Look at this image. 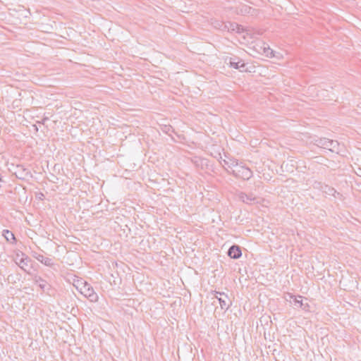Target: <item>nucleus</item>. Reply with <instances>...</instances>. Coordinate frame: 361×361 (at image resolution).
Returning a JSON list of instances; mask_svg holds the SVG:
<instances>
[{"instance_id":"nucleus-1","label":"nucleus","mask_w":361,"mask_h":361,"mask_svg":"<svg viewBox=\"0 0 361 361\" xmlns=\"http://www.w3.org/2000/svg\"><path fill=\"white\" fill-rule=\"evenodd\" d=\"M315 145L319 147L328 149L332 152L338 154L340 152V144L336 140H329L326 137H321L315 140Z\"/></svg>"},{"instance_id":"nucleus-2","label":"nucleus","mask_w":361,"mask_h":361,"mask_svg":"<svg viewBox=\"0 0 361 361\" xmlns=\"http://www.w3.org/2000/svg\"><path fill=\"white\" fill-rule=\"evenodd\" d=\"M230 173L233 174L235 177L242 178L243 180H249L252 176V171L244 165L237 166L236 169H233Z\"/></svg>"},{"instance_id":"nucleus-3","label":"nucleus","mask_w":361,"mask_h":361,"mask_svg":"<svg viewBox=\"0 0 361 361\" xmlns=\"http://www.w3.org/2000/svg\"><path fill=\"white\" fill-rule=\"evenodd\" d=\"M82 286L80 288V292L90 302H97L98 300V295L94 292L93 288L87 282L81 283Z\"/></svg>"},{"instance_id":"nucleus-4","label":"nucleus","mask_w":361,"mask_h":361,"mask_svg":"<svg viewBox=\"0 0 361 361\" xmlns=\"http://www.w3.org/2000/svg\"><path fill=\"white\" fill-rule=\"evenodd\" d=\"M14 174L18 179L21 180H25L32 177L30 171L23 165L16 166Z\"/></svg>"},{"instance_id":"nucleus-5","label":"nucleus","mask_w":361,"mask_h":361,"mask_svg":"<svg viewBox=\"0 0 361 361\" xmlns=\"http://www.w3.org/2000/svg\"><path fill=\"white\" fill-rule=\"evenodd\" d=\"M233 31H235L237 33H245L247 35H252L253 34L252 30L250 27H245L235 23L229 22L228 32Z\"/></svg>"},{"instance_id":"nucleus-6","label":"nucleus","mask_w":361,"mask_h":361,"mask_svg":"<svg viewBox=\"0 0 361 361\" xmlns=\"http://www.w3.org/2000/svg\"><path fill=\"white\" fill-rule=\"evenodd\" d=\"M215 298L219 300V305L222 310H228L231 305V300L228 295L222 292H216Z\"/></svg>"},{"instance_id":"nucleus-7","label":"nucleus","mask_w":361,"mask_h":361,"mask_svg":"<svg viewBox=\"0 0 361 361\" xmlns=\"http://www.w3.org/2000/svg\"><path fill=\"white\" fill-rule=\"evenodd\" d=\"M238 197L242 202L246 204H251L258 202L257 198L252 193L246 194L245 192H240Z\"/></svg>"},{"instance_id":"nucleus-8","label":"nucleus","mask_w":361,"mask_h":361,"mask_svg":"<svg viewBox=\"0 0 361 361\" xmlns=\"http://www.w3.org/2000/svg\"><path fill=\"white\" fill-rule=\"evenodd\" d=\"M18 259L16 258V260ZM31 261V259L25 256L24 254H22V257L19 259V261H16V264L19 266V267L23 269L24 271L30 275H32V274L29 271V270L27 269L28 267V263Z\"/></svg>"},{"instance_id":"nucleus-9","label":"nucleus","mask_w":361,"mask_h":361,"mask_svg":"<svg viewBox=\"0 0 361 361\" xmlns=\"http://www.w3.org/2000/svg\"><path fill=\"white\" fill-rule=\"evenodd\" d=\"M32 276L34 283L37 284L43 291L49 289V285L41 276L37 274H32Z\"/></svg>"},{"instance_id":"nucleus-10","label":"nucleus","mask_w":361,"mask_h":361,"mask_svg":"<svg viewBox=\"0 0 361 361\" xmlns=\"http://www.w3.org/2000/svg\"><path fill=\"white\" fill-rule=\"evenodd\" d=\"M228 255L231 258L238 259L241 257L242 252L238 245H232L228 251Z\"/></svg>"},{"instance_id":"nucleus-11","label":"nucleus","mask_w":361,"mask_h":361,"mask_svg":"<svg viewBox=\"0 0 361 361\" xmlns=\"http://www.w3.org/2000/svg\"><path fill=\"white\" fill-rule=\"evenodd\" d=\"M229 64H230L231 67L235 68V69H239L240 71H243V69L245 66V64L241 60H238V59H235V58H234V59L230 58L229 59Z\"/></svg>"},{"instance_id":"nucleus-12","label":"nucleus","mask_w":361,"mask_h":361,"mask_svg":"<svg viewBox=\"0 0 361 361\" xmlns=\"http://www.w3.org/2000/svg\"><path fill=\"white\" fill-rule=\"evenodd\" d=\"M320 189L323 192L329 195L336 197V194H337L338 195H340L338 192H336V190L334 188L329 187L327 185H321Z\"/></svg>"},{"instance_id":"nucleus-13","label":"nucleus","mask_w":361,"mask_h":361,"mask_svg":"<svg viewBox=\"0 0 361 361\" xmlns=\"http://www.w3.org/2000/svg\"><path fill=\"white\" fill-rule=\"evenodd\" d=\"M37 261L40 262L42 264H44L45 266L52 267L54 265V263L53 262V259L49 257H46L44 256H42L39 259L37 257Z\"/></svg>"},{"instance_id":"nucleus-14","label":"nucleus","mask_w":361,"mask_h":361,"mask_svg":"<svg viewBox=\"0 0 361 361\" xmlns=\"http://www.w3.org/2000/svg\"><path fill=\"white\" fill-rule=\"evenodd\" d=\"M3 235L4 236V238H6V240L8 242L13 243L16 240L14 234L11 231H10L8 230H4L3 231Z\"/></svg>"},{"instance_id":"nucleus-15","label":"nucleus","mask_w":361,"mask_h":361,"mask_svg":"<svg viewBox=\"0 0 361 361\" xmlns=\"http://www.w3.org/2000/svg\"><path fill=\"white\" fill-rule=\"evenodd\" d=\"M228 160H229V164H228V167L232 169V170L233 169H236L237 166H239L240 165L238 163V160H236V159H229Z\"/></svg>"},{"instance_id":"nucleus-16","label":"nucleus","mask_w":361,"mask_h":361,"mask_svg":"<svg viewBox=\"0 0 361 361\" xmlns=\"http://www.w3.org/2000/svg\"><path fill=\"white\" fill-rule=\"evenodd\" d=\"M301 298H302L301 296H298V298L295 297L294 300H293V304H294V305H295L297 307L303 308L302 307L303 303H302V300Z\"/></svg>"},{"instance_id":"nucleus-17","label":"nucleus","mask_w":361,"mask_h":361,"mask_svg":"<svg viewBox=\"0 0 361 361\" xmlns=\"http://www.w3.org/2000/svg\"><path fill=\"white\" fill-rule=\"evenodd\" d=\"M212 25L215 28L221 30V27L222 25H224V22L219 20H214V22L212 23Z\"/></svg>"},{"instance_id":"nucleus-18","label":"nucleus","mask_w":361,"mask_h":361,"mask_svg":"<svg viewBox=\"0 0 361 361\" xmlns=\"http://www.w3.org/2000/svg\"><path fill=\"white\" fill-rule=\"evenodd\" d=\"M229 22H224V25L221 27V30L228 32Z\"/></svg>"},{"instance_id":"nucleus-19","label":"nucleus","mask_w":361,"mask_h":361,"mask_svg":"<svg viewBox=\"0 0 361 361\" xmlns=\"http://www.w3.org/2000/svg\"><path fill=\"white\" fill-rule=\"evenodd\" d=\"M220 163L221 164H222L224 166H228V164H229V160H226V159H222L221 161H220Z\"/></svg>"},{"instance_id":"nucleus-20","label":"nucleus","mask_w":361,"mask_h":361,"mask_svg":"<svg viewBox=\"0 0 361 361\" xmlns=\"http://www.w3.org/2000/svg\"><path fill=\"white\" fill-rule=\"evenodd\" d=\"M251 9L250 7H247V6H244V9H241L240 11L241 13H250V10Z\"/></svg>"},{"instance_id":"nucleus-21","label":"nucleus","mask_w":361,"mask_h":361,"mask_svg":"<svg viewBox=\"0 0 361 361\" xmlns=\"http://www.w3.org/2000/svg\"><path fill=\"white\" fill-rule=\"evenodd\" d=\"M42 256V255L37 253L35 252H33V253H32V257H35L37 260V257H39L40 259Z\"/></svg>"},{"instance_id":"nucleus-22","label":"nucleus","mask_w":361,"mask_h":361,"mask_svg":"<svg viewBox=\"0 0 361 361\" xmlns=\"http://www.w3.org/2000/svg\"><path fill=\"white\" fill-rule=\"evenodd\" d=\"M42 256V255L37 253L35 252H33V253H32V257H35L37 260V257H39L40 259Z\"/></svg>"},{"instance_id":"nucleus-23","label":"nucleus","mask_w":361,"mask_h":361,"mask_svg":"<svg viewBox=\"0 0 361 361\" xmlns=\"http://www.w3.org/2000/svg\"><path fill=\"white\" fill-rule=\"evenodd\" d=\"M47 120H48V118L45 117V118H44L42 119V122H41V123H43V124H44L45 121H47Z\"/></svg>"}]
</instances>
